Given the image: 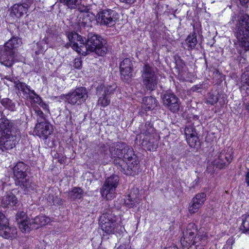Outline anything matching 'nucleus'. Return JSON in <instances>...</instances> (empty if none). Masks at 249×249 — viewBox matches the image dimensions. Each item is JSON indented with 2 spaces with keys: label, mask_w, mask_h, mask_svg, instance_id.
Segmentation results:
<instances>
[{
  "label": "nucleus",
  "mask_w": 249,
  "mask_h": 249,
  "mask_svg": "<svg viewBox=\"0 0 249 249\" xmlns=\"http://www.w3.org/2000/svg\"><path fill=\"white\" fill-rule=\"evenodd\" d=\"M118 19V13L109 9L103 10L97 14L98 22L102 25L111 27L116 24Z\"/></svg>",
  "instance_id": "nucleus-8"
},
{
  "label": "nucleus",
  "mask_w": 249,
  "mask_h": 249,
  "mask_svg": "<svg viewBox=\"0 0 249 249\" xmlns=\"http://www.w3.org/2000/svg\"><path fill=\"white\" fill-rule=\"evenodd\" d=\"M0 102L2 105L6 108L11 111H14L15 109V104L10 99H2Z\"/></svg>",
  "instance_id": "nucleus-39"
},
{
  "label": "nucleus",
  "mask_w": 249,
  "mask_h": 249,
  "mask_svg": "<svg viewBox=\"0 0 249 249\" xmlns=\"http://www.w3.org/2000/svg\"><path fill=\"white\" fill-rule=\"evenodd\" d=\"M88 97L86 89L84 87H80L69 92L65 95V99L66 102L71 105H79L84 102Z\"/></svg>",
  "instance_id": "nucleus-9"
},
{
  "label": "nucleus",
  "mask_w": 249,
  "mask_h": 249,
  "mask_svg": "<svg viewBox=\"0 0 249 249\" xmlns=\"http://www.w3.org/2000/svg\"><path fill=\"white\" fill-rule=\"evenodd\" d=\"M53 131V126L49 122L36 124L35 129L36 135L43 139H47Z\"/></svg>",
  "instance_id": "nucleus-15"
},
{
  "label": "nucleus",
  "mask_w": 249,
  "mask_h": 249,
  "mask_svg": "<svg viewBox=\"0 0 249 249\" xmlns=\"http://www.w3.org/2000/svg\"><path fill=\"white\" fill-rule=\"evenodd\" d=\"M212 164L213 165L214 167H215V169H222L224 168L226 164L223 160H220V158L216 155L214 157V159L212 162Z\"/></svg>",
  "instance_id": "nucleus-41"
},
{
  "label": "nucleus",
  "mask_w": 249,
  "mask_h": 249,
  "mask_svg": "<svg viewBox=\"0 0 249 249\" xmlns=\"http://www.w3.org/2000/svg\"><path fill=\"white\" fill-rule=\"evenodd\" d=\"M50 222L49 218L44 215L36 216L34 219L30 220L29 226L31 229H38Z\"/></svg>",
  "instance_id": "nucleus-24"
},
{
  "label": "nucleus",
  "mask_w": 249,
  "mask_h": 249,
  "mask_svg": "<svg viewBox=\"0 0 249 249\" xmlns=\"http://www.w3.org/2000/svg\"><path fill=\"white\" fill-rule=\"evenodd\" d=\"M80 24L84 28L89 30L92 27V22L94 20V15L91 13H84L80 17Z\"/></svg>",
  "instance_id": "nucleus-26"
},
{
  "label": "nucleus",
  "mask_w": 249,
  "mask_h": 249,
  "mask_svg": "<svg viewBox=\"0 0 249 249\" xmlns=\"http://www.w3.org/2000/svg\"><path fill=\"white\" fill-rule=\"evenodd\" d=\"M28 168V166L23 162H18L13 168L15 181L19 180L25 177H27Z\"/></svg>",
  "instance_id": "nucleus-23"
},
{
  "label": "nucleus",
  "mask_w": 249,
  "mask_h": 249,
  "mask_svg": "<svg viewBox=\"0 0 249 249\" xmlns=\"http://www.w3.org/2000/svg\"><path fill=\"white\" fill-rule=\"evenodd\" d=\"M63 3L69 8L75 9L77 8L81 12H84L87 10V7L81 5V0H63Z\"/></svg>",
  "instance_id": "nucleus-30"
},
{
  "label": "nucleus",
  "mask_w": 249,
  "mask_h": 249,
  "mask_svg": "<svg viewBox=\"0 0 249 249\" xmlns=\"http://www.w3.org/2000/svg\"><path fill=\"white\" fill-rule=\"evenodd\" d=\"M158 102L153 97H145L142 99V107L145 110H152L157 106Z\"/></svg>",
  "instance_id": "nucleus-31"
},
{
  "label": "nucleus",
  "mask_w": 249,
  "mask_h": 249,
  "mask_svg": "<svg viewBox=\"0 0 249 249\" xmlns=\"http://www.w3.org/2000/svg\"><path fill=\"white\" fill-rule=\"evenodd\" d=\"M142 133L148 137L149 135L150 137H154V128L153 127V125L149 122H146L145 123L144 128L142 129ZM146 141L147 140V137L145 138ZM142 145L145 146V147L149 151H155L158 147V142L157 141H155L154 140H148V141L145 142H143Z\"/></svg>",
  "instance_id": "nucleus-12"
},
{
  "label": "nucleus",
  "mask_w": 249,
  "mask_h": 249,
  "mask_svg": "<svg viewBox=\"0 0 249 249\" xmlns=\"http://www.w3.org/2000/svg\"><path fill=\"white\" fill-rule=\"evenodd\" d=\"M5 78L8 80L9 79V76H5Z\"/></svg>",
  "instance_id": "nucleus-54"
},
{
  "label": "nucleus",
  "mask_w": 249,
  "mask_h": 249,
  "mask_svg": "<svg viewBox=\"0 0 249 249\" xmlns=\"http://www.w3.org/2000/svg\"><path fill=\"white\" fill-rule=\"evenodd\" d=\"M44 44L43 40L40 41L36 44L37 46L39 48L37 51H36L35 53L36 54H39L44 51L45 50V48L42 46Z\"/></svg>",
  "instance_id": "nucleus-44"
},
{
  "label": "nucleus",
  "mask_w": 249,
  "mask_h": 249,
  "mask_svg": "<svg viewBox=\"0 0 249 249\" xmlns=\"http://www.w3.org/2000/svg\"><path fill=\"white\" fill-rule=\"evenodd\" d=\"M82 65L81 61L79 59H75L74 60V63L73 67L76 69H80Z\"/></svg>",
  "instance_id": "nucleus-46"
},
{
  "label": "nucleus",
  "mask_w": 249,
  "mask_h": 249,
  "mask_svg": "<svg viewBox=\"0 0 249 249\" xmlns=\"http://www.w3.org/2000/svg\"><path fill=\"white\" fill-rule=\"evenodd\" d=\"M16 219L19 228L22 232H27L30 231L29 226L30 220L28 218L25 212L18 211L16 215Z\"/></svg>",
  "instance_id": "nucleus-16"
},
{
  "label": "nucleus",
  "mask_w": 249,
  "mask_h": 249,
  "mask_svg": "<svg viewBox=\"0 0 249 249\" xmlns=\"http://www.w3.org/2000/svg\"><path fill=\"white\" fill-rule=\"evenodd\" d=\"M206 195L204 193H198L193 197L192 201L195 202L202 207L206 200Z\"/></svg>",
  "instance_id": "nucleus-38"
},
{
  "label": "nucleus",
  "mask_w": 249,
  "mask_h": 249,
  "mask_svg": "<svg viewBox=\"0 0 249 249\" xmlns=\"http://www.w3.org/2000/svg\"><path fill=\"white\" fill-rule=\"evenodd\" d=\"M15 184L19 186L25 194H28L35 189L36 184L31 178L27 176L22 179L15 181Z\"/></svg>",
  "instance_id": "nucleus-20"
},
{
  "label": "nucleus",
  "mask_w": 249,
  "mask_h": 249,
  "mask_svg": "<svg viewBox=\"0 0 249 249\" xmlns=\"http://www.w3.org/2000/svg\"><path fill=\"white\" fill-rule=\"evenodd\" d=\"M206 238L205 236L198 235L196 237L193 243L188 249H204L203 245L201 244L205 243Z\"/></svg>",
  "instance_id": "nucleus-32"
},
{
  "label": "nucleus",
  "mask_w": 249,
  "mask_h": 249,
  "mask_svg": "<svg viewBox=\"0 0 249 249\" xmlns=\"http://www.w3.org/2000/svg\"><path fill=\"white\" fill-rule=\"evenodd\" d=\"M60 116V115H59L58 116H57V117H56V119H58Z\"/></svg>",
  "instance_id": "nucleus-56"
},
{
  "label": "nucleus",
  "mask_w": 249,
  "mask_h": 249,
  "mask_svg": "<svg viewBox=\"0 0 249 249\" xmlns=\"http://www.w3.org/2000/svg\"><path fill=\"white\" fill-rule=\"evenodd\" d=\"M15 231L14 228L9 227L7 218L0 212V236L5 238H11Z\"/></svg>",
  "instance_id": "nucleus-14"
},
{
  "label": "nucleus",
  "mask_w": 249,
  "mask_h": 249,
  "mask_svg": "<svg viewBox=\"0 0 249 249\" xmlns=\"http://www.w3.org/2000/svg\"><path fill=\"white\" fill-rule=\"evenodd\" d=\"M241 80L242 83L249 86V71L244 72L241 76Z\"/></svg>",
  "instance_id": "nucleus-43"
},
{
  "label": "nucleus",
  "mask_w": 249,
  "mask_h": 249,
  "mask_svg": "<svg viewBox=\"0 0 249 249\" xmlns=\"http://www.w3.org/2000/svg\"><path fill=\"white\" fill-rule=\"evenodd\" d=\"M139 203V199L134 198L132 194L128 195L124 200V203L128 208H132L135 205L136 203Z\"/></svg>",
  "instance_id": "nucleus-37"
},
{
  "label": "nucleus",
  "mask_w": 249,
  "mask_h": 249,
  "mask_svg": "<svg viewBox=\"0 0 249 249\" xmlns=\"http://www.w3.org/2000/svg\"><path fill=\"white\" fill-rule=\"evenodd\" d=\"M120 1L125 2L128 4H131L133 3L135 0H119Z\"/></svg>",
  "instance_id": "nucleus-48"
},
{
  "label": "nucleus",
  "mask_w": 249,
  "mask_h": 249,
  "mask_svg": "<svg viewBox=\"0 0 249 249\" xmlns=\"http://www.w3.org/2000/svg\"><path fill=\"white\" fill-rule=\"evenodd\" d=\"M119 181V178L117 175H112L107 178L105 181L104 184L114 187L116 189Z\"/></svg>",
  "instance_id": "nucleus-35"
},
{
  "label": "nucleus",
  "mask_w": 249,
  "mask_h": 249,
  "mask_svg": "<svg viewBox=\"0 0 249 249\" xmlns=\"http://www.w3.org/2000/svg\"><path fill=\"white\" fill-rule=\"evenodd\" d=\"M141 78L143 86L146 90L153 91L156 89L158 83L156 68L145 64L141 71Z\"/></svg>",
  "instance_id": "nucleus-6"
},
{
  "label": "nucleus",
  "mask_w": 249,
  "mask_h": 249,
  "mask_svg": "<svg viewBox=\"0 0 249 249\" xmlns=\"http://www.w3.org/2000/svg\"><path fill=\"white\" fill-rule=\"evenodd\" d=\"M116 88V85H100L96 88V94L98 96L97 104L102 107L107 106L110 102V95L113 94Z\"/></svg>",
  "instance_id": "nucleus-7"
},
{
  "label": "nucleus",
  "mask_w": 249,
  "mask_h": 249,
  "mask_svg": "<svg viewBox=\"0 0 249 249\" xmlns=\"http://www.w3.org/2000/svg\"><path fill=\"white\" fill-rule=\"evenodd\" d=\"M35 111L37 122V124H42L44 123V122H48L46 121L45 115L39 108H35Z\"/></svg>",
  "instance_id": "nucleus-40"
},
{
  "label": "nucleus",
  "mask_w": 249,
  "mask_h": 249,
  "mask_svg": "<svg viewBox=\"0 0 249 249\" xmlns=\"http://www.w3.org/2000/svg\"><path fill=\"white\" fill-rule=\"evenodd\" d=\"M186 139L191 147H195L198 143V138L195 128L192 125L186 126L184 129Z\"/></svg>",
  "instance_id": "nucleus-19"
},
{
  "label": "nucleus",
  "mask_w": 249,
  "mask_h": 249,
  "mask_svg": "<svg viewBox=\"0 0 249 249\" xmlns=\"http://www.w3.org/2000/svg\"><path fill=\"white\" fill-rule=\"evenodd\" d=\"M83 195V191L80 188H74L69 193V196L73 200L81 199Z\"/></svg>",
  "instance_id": "nucleus-36"
},
{
  "label": "nucleus",
  "mask_w": 249,
  "mask_h": 249,
  "mask_svg": "<svg viewBox=\"0 0 249 249\" xmlns=\"http://www.w3.org/2000/svg\"><path fill=\"white\" fill-rule=\"evenodd\" d=\"M115 191L116 189L114 187L108 185L106 186V184L104 183L100 190L102 197L107 200L111 199L115 196Z\"/></svg>",
  "instance_id": "nucleus-28"
},
{
  "label": "nucleus",
  "mask_w": 249,
  "mask_h": 249,
  "mask_svg": "<svg viewBox=\"0 0 249 249\" xmlns=\"http://www.w3.org/2000/svg\"><path fill=\"white\" fill-rule=\"evenodd\" d=\"M69 39V44L65 45L66 48L69 46L84 56L94 52L99 56L104 55L107 51L106 41L100 35L89 33L86 39L75 32L67 34Z\"/></svg>",
  "instance_id": "nucleus-1"
},
{
  "label": "nucleus",
  "mask_w": 249,
  "mask_h": 249,
  "mask_svg": "<svg viewBox=\"0 0 249 249\" xmlns=\"http://www.w3.org/2000/svg\"><path fill=\"white\" fill-rule=\"evenodd\" d=\"M120 71L122 79L127 80L133 76V63L130 59H124L120 64Z\"/></svg>",
  "instance_id": "nucleus-13"
},
{
  "label": "nucleus",
  "mask_w": 249,
  "mask_h": 249,
  "mask_svg": "<svg viewBox=\"0 0 249 249\" xmlns=\"http://www.w3.org/2000/svg\"><path fill=\"white\" fill-rule=\"evenodd\" d=\"M233 149L231 147H228L223 150L218 155H216L220 160H223L226 164H229L233 159Z\"/></svg>",
  "instance_id": "nucleus-27"
},
{
  "label": "nucleus",
  "mask_w": 249,
  "mask_h": 249,
  "mask_svg": "<svg viewBox=\"0 0 249 249\" xmlns=\"http://www.w3.org/2000/svg\"><path fill=\"white\" fill-rule=\"evenodd\" d=\"M18 201L16 196L12 192H7L0 199V204L3 208H11L16 206Z\"/></svg>",
  "instance_id": "nucleus-21"
},
{
  "label": "nucleus",
  "mask_w": 249,
  "mask_h": 249,
  "mask_svg": "<svg viewBox=\"0 0 249 249\" xmlns=\"http://www.w3.org/2000/svg\"><path fill=\"white\" fill-rule=\"evenodd\" d=\"M62 2V0H59V2L57 3H55L54 4V5H53V6H54L55 7H58L59 8L60 7V3Z\"/></svg>",
  "instance_id": "nucleus-51"
},
{
  "label": "nucleus",
  "mask_w": 249,
  "mask_h": 249,
  "mask_svg": "<svg viewBox=\"0 0 249 249\" xmlns=\"http://www.w3.org/2000/svg\"><path fill=\"white\" fill-rule=\"evenodd\" d=\"M127 144L124 142H117L113 143L109 147V151L111 158L114 159V162L116 159H121L123 157Z\"/></svg>",
  "instance_id": "nucleus-18"
},
{
  "label": "nucleus",
  "mask_w": 249,
  "mask_h": 249,
  "mask_svg": "<svg viewBox=\"0 0 249 249\" xmlns=\"http://www.w3.org/2000/svg\"><path fill=\"white\" fill-rule=\"evenodd\" d=\"M239 1L242 5H244L249 2V0H239Z\"/></svg>",
  "instance_id": "nucleus-50"
},
{
  "label": "nucleus",
  "mask_w": 249,
  "mask_h": 249,
  "mask_svg": "<svg viewBox=\"0 0 249 249\" xmlns=\"http://www.w3.org/2000/svg\"><path fill=\"white\" fill-rule=\"evenodd\" d=\"M118 249H123L121 246H120Z\"/></svg>",
  "instance_id": "nucleus-55"
},
{
  "label": "nucleus",
  "mask_w": 249,
  "mask_h": 249,
  "mask_svg": "<svg viewBox=\"0 0 249 249\" xmlns=\"http://www.w3.org/2000/svg\"><path fill=\"white\" fill-rule=\"evenodd\" d=\"M201 207V206L198 204L191 200L188 207V210L190 213H196Z\"/></svg>",
  "instance_id": "nucleus-42"
},
{
  "label": "nucleus",
  "mask_w": 249,
  "mask_h": 249,
  "mask_svg": "<svg viewBox=\"0 0 249 249\" xmlns=\"http://www.w3.org/2000/svg\"><path fill=\"white\" fill-rule=\"evenodd\" d=\"M163 106L173 113L177 112L180 107V100L173 92L166 91L161 95Z\"/></svg>",
  "instance_id": "nucleus-10"
},
{
  "label": "nucleus",
  "mask_w": 249,
  "mask_h": 249,
  "mask_svg": "<svg viewBox=\"0 0 249 249\" xmlns=\"http://www.w3.org/2000/svg\"><path fill=\"white\" fill-rule=\"evenodd\" d=\"M14 77L9 76L8 80L14 82L16 84V87L18 90L23 92L24 96L26 98H29L33 100L34 102L40 104L42 102L41 98L35 92L34 90H32L30 87L24 83L17 82L15 81Z\"/></svg>",
  "instance_id": "nucleus-11"
},
{
  "label": "nucleus",
  "mask_w": 249,
  "mask_h": 249,
  "mask_svg": "<svg viewBox=\"0 0 249 249\" xmlns=\"http://www.w3.org/2000/svg\"><path fill=\"white\" fill-rule=\"evenodd\" d=\"M164 249H178V247L175 245H173L170 247H167Z\"/></svg>",
  "instance_id": "nucleus-49"
},
{
  "label": "nucleus",
  "mask_w": 249,
  "mask_h": 249,
  "mask_svg": "<svg viewBox=\"0 0 249 249\" xmlns=\"http://www.w3.org/2000/svg\"><path fill=\"white\" fill-rule=\"evenodd\" d=\"M15 52L4 48L0 55V63L7 67H11L15 62Z\"/></svg>",
  "instance_id": "nucleus-17"
},
{
  "label": "nucleus",
  "mask_w": 249,
  "mask_h": 249,
  "mask_svg": "<svg viewBox=\"0 0 249 249\" xmlns=\"http://www.w3.org/2000/svg\"><path fill=\"white\" fill-rule=\"evenodd\" d=\"M20 131L15 121L5 116L0 119V147L3 150L13 149L20 138Z\"/></svg>",
  "instance_id": "nucleus-2"
},
{
  "label": "nucleus",
  "mask_w": 249,
  "mask_h": 249,
  "mask_svg": "<svg viewBox=\"0 0 249 249\" xmlns=\"http://www.w3.org/2000/svg\"><path fill=\"white\" fill-rule=\"evenodd\" d=\"M242 224L239 229L242 233L249 234V214L243 215L241 217Z\"/></svg>",
  "instance_id": "nucleus-33"
},
{
  "label": "nucleus",
  "mask_w": 249,
  "mask_h": 249,
  "mask_svg": "<svg viewBox=\"0 0 249 249\" xmlns=\"http://www.w3.org/2000/svg\"><path fill=\"white\" fill-rule=\"evenodd\" d=\"M245 182L247 186L249 187V170L247 172L245 175Z\"/></svg>",
  "instance_id": "nucleus-47"
},
{
  "label": "nucleus",
  "mask_w": 249,
  "mask_h": 249,
  "mask_svg": "<svg viewBox=\"0 0 249 249\" xmlns=\"http://www.w3.org/2000/svg\"><path fill=\"white\" fill-rule=\"evenodd\" d=\"M22 44L21 39L18 37L13 36L5 43L4 48L9 51L15 52V49Z\"/></svg>",
  "instance_id": "nucleus-29"
},
{
  "label": "nucleus",
  "mask_w": 249,
  "mask_h": 249,
  "mask_svg": "<svg viewBox=\"0 0 249 249\" xmlns=\"http://www.w3.org/2000/svg\"><path fill=\"white\" fill-rule=\"evenodd\" d=\"M28 8V4L25 2L21 4H15L11 8V13L17 18H20L24 14H26Z\"/></svg>",
  "instance_id": "nucleus-25"
},
{
  "label": "nucleus",
  "mask_w": 249,
  "mask_h": 249,
  "mask_svg": "<svg viewBox=\"0 0 249 249\" xmlns=\"http://www.w3.org/2000/svg\"><path fill=\"white\" fill-rule=\"evenodd\" d=\"M212 98L207 100V103L210 105H214L218 101V98L216 96L212 95Z\"/></svg>",
  "instance_id": "nucleus-45"
},
{
  "label": "nucleus",
  "mask_w": 249,
  "mask_h": 249,
  "mask_svg": "<svg viewBox=\"0 0 249 249\" xmlns=\"http://www.w3.org/2000/svg\"><path fill=\"white\" fill-rule=\"evenodd\" d=\"M197 43V40L195 33L189 35L185 41V44L187 45L188 48L191 50L195 48Z\"/></svg>",
  "instance_id": "nucleus-34"
},
{
  "label": "nucleus",
  "mask_w": 249,
  "mask_h": 249,
  "mask_svg": "<svg viewBox=\"0 0 249 249\" xmlns=\"http://www.w3.org/2000/svg\"><path fill=\"white\" fill-rule=\"evenodd\" d=\"M139 161L134 154L133 149L127 145L125 152L121 159H116L114 164L124 174L134 175L138 172Z\"/></svg>",
  "instance_id": "nucleus-4"
},
{
  "label": "nucleus",
  "mask_w": 249,
  "mask_h": 249,
  "mask_svg": "<svg viewBox=\"0 0 249 249\" xmlns=\"http://www.w3.org/2000/svg\"><path fill=\"white\" fill-rule=\"evenodd\" d=\"M53 98L54 99H58V101L60 102H61V96H59V97H54Z\"/></svg>",
  "instance_id": "nucleus-52"
},
{
  "label": "nucleus",
  "mask_w": 249,
  "mask_h": 249,
  "mask_svg": "<svg viewBox=\"0 0 249 249\" xmlns=\"http://www.w3.org/2000/svg\"><path fill=\"white\" fill-rule=\"evenodd\" d=\"M100 225L103 231L107 234H120L124 229L122 226L116 221V217L112 213H103L100 218Z\"/></svg>",
  "instance_id": "nucleus-5"
},
{
  "label": "nucleus",
  "mask_w": 249,
  "mask_h": 249,
  "mask_svg": "<svg viewBox=\"0 0 249 249\" xmlns=\"http://www.w3.org/2000/svg\"><path fill=\"white\" fill-rule=\"evenodd\" d=\"M234 21H236L234 34L237 39L234 45L237 49L241 48L247 51L249 50V16L234 15L229 23H234Z\"/></svg>",
  "instance_id": "nucleus-3"
},
{
  "label": "nucleus",
  "mask_w": 249,
  "mask_h": 249,
  "mask_svg": "<svg viewBox=\"0 0 249 249\" xmlns=\"http://www.w3.org/2000/svg\"><path fill=\"white\" fill-rule=\"evenodd\" d=\"M196 232V229L195 224L193 223H190L185 231L183 232V236L180 240L181 243L183 244L184 242H186V243L190 244V242L196 237V236L195 237Z\"/></svg>",
  "instance_id": "nucleus-22"
},
{
  "label": "nucleus",
  "mask_w": 249,
  "mask_h": 249,
  "mask_svg": "<svg viewBox=\"0 0 249 249\" xmlns=\"http://www.w3.org/2000/svg\"><path fill=\"white\" fill-rule=\"evenodd\" d=\"M58 30V29L57 30ZM58 31H55V32L54 33H53V35H57V34L58 33Z\"/></svg>",
  "instance_id": "nucleus-53"
}]
</instances>
